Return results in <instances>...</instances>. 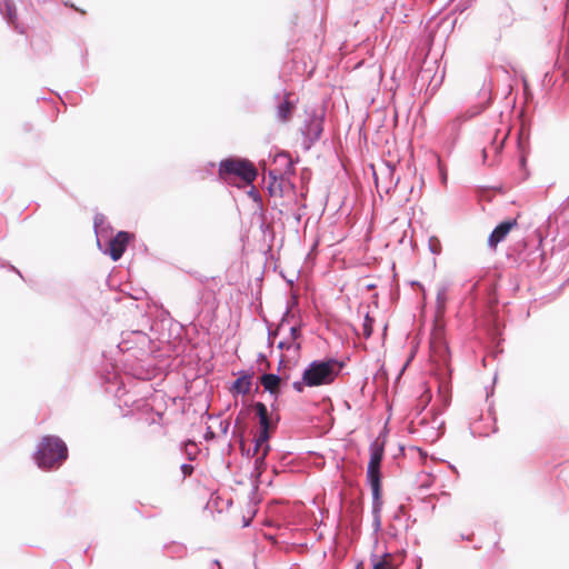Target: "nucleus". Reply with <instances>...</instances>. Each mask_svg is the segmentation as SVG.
Listing matches in <instances>:
<instances>
[{"label": "nucleus", "instance_id": "nucleus-1", "mask_svg": "<svg viewBox=\"0 0 569 569\" xmlns=\"http://www.w3.org/2000/svg\"><path fill=\"white\" fill-rule=\"evenodd\" d=\"M118 349L122 353L124 367H132L134 361H143L151 353V339L141 330L122 332Z\"/></svg>", "mask_w": 569, "mask_h": 569}, {"label": "nucleus", "instance_id": "nucleus-2", "mask_svg": "<svg viewBox=\"0 0 569 569\" xmlns=\"http://www.w3.org/2000/svg\"><path fill=\"white\" fill-rule=\"evenodd\" d=\"M68 458L67 445L56 436H46L37 445L33 461L41 470H52Z\"/></svg>", "mask_w": 569, "mask_h": 569}, {"label": "nucleus", "instance_id": "nucleus-3", "mask_svg": "<svg viewBox=\"0 0 569 569\" xmlns=\"http://www.w3.org/2000/svg\"><path fill=\"white\" fill-rule=\"evenodd\" d=\"M345 363L335 358L313 360L305 368L307 387H319L332 383L340 375Z\"/></svg>", "mask_w": 569, "mask_h": 569}, {"label": "nucleus", "instance_id": "nucleus-4", "mask_svg": "<svg viewBox=\"0 0 569 569\" xmlns=\"http://www.w3.org/2000/svg\"><path fill=\"white\" fill-rule=\"evenodd\" d=\"M257 174L254 166L246 159H226L219 166V178L229 184H236L238 179L250 184L256 180Z\"/></svg>", "mask_w": 569, "mask_h": 569}, {"label": "nucleus", "instance_id": "nucleus-5", "mask_svg": "<svg viewBox=\"0 0 569 569\" xmlns=\"http://www.w3.org/2000/svg\"><path fill=\"white\" fill-rule=\"evenodd\" d=\"M443 421L438 417H431V421L427 420V416L422 417L417 425L413 423V432L423 437L428 442L437 441L442 435Z\"/></svg>", "mask_w": 569, "mask_h": 569}, {"label": "nucleus", "instance_id": "nucleus-6", "mask_svg": "<svg viewBox=\"0 0 569 569\" xmlns=\"http://www.w3.org/2000/svg\"><path fill=\"white\" fill-rule=\"evenodd\" d=\"M253 409L259 419L258 432H260V439L263 440L266 438H270V429L276 427L279 421V417L277 416L276 421L272 422V418L268 412L267 406L260 401L253 403Z\"/></svg>", "mask_w": 569, "mask_h": 569}, {"label": "nucleus", "instance_id": "nucleus-7", "mask_svg": "<svg viewBox=\"0 0 569 569\" xmlns=\"http://www.w3.org/2000/svg\"><path fill=\"white\" fill-rule=\"evenodd\" d=\"M518 217L519 214L516 218L500 222L489 236L488 244L490 247H496L498 243L503 241L507 236L518 227Z\"/></svg>", "mask_w": 569, "mask_h": 569}, {"label": "nucleus", "instance_id": "nucleus-8", "mask_svg": "<svg viewBox=\"0 0 569 569\" xmlns=\"http://www.w3.org/2000/svg\"><path fill=\"white\" fill-rule=\"evenodd\" d=\"M499 136H500V131L497 130L490 146L485 147L482 149L483 162L487 161L490 152L492 153V161L490 164H493L497 162V158L503 148L505 141L508 138V132H503L500 138H499Z\"/></svg>", "mask_w": 569, "mask_h": 569}, {"label": "nucleus", "instance_id": "nucleus-9", "mask_svg": "<svg viewBox=\"0 0 569 569\" xmlns=\"http://www.w3.org/2000/svg\"><path fill=\"white\" fill-rule=\"evenodd\" d=\"M292 97V93L286 92L282 101L277 107V116L281 122L289 121L296 109L297 101Z\"/></svg>", "mask_w": 569, "mask_h": 569}, {"label": "nucleus", "instance_id": "nucleus-10", "mask_svg": "<svg viewBox=\"0 0 569 569\" xmlns=\"http://www.w3.org/2000/svg\"><path fill=\"white\" fill-rule=\"evenodd\" d=\"M367 481L371 487L372 501L381 500V471H380V469L367 467Z\"/></svg>", "mask_w": 569, "mask_h": 569}, {"label": "nucleus", "instance_id": "nucleus-11", "mask_svg": "<svg viewBox=\"0 0 569 569\" xmlns=\"http://www.w3.org/2000/svg\"><path fill=\"white\" fill-rule=\"evenodd\" d=\"M282 377L278 373H263L260 377V382L264 388V391L273 396L274 400L279 397V385L282 381Z\"/></svg>", "mask_w": 569, "mask_h": 569}, {"label": "nucleus", "instance_id": "nucleus-12", "mask_svg": "<svg viewBox=\"0 0 569 569\" xmlns=\"http://www.w3.org/2000/svg\"><path fill=\"white\" fill-rule=\"evenodd\" d=\"M369 451L370 459L368 467L380 469L385 452V440H381L380 438L375 439L369 446Z\"/></svg>", "mask_w": 569, "mask_h": 569}, {"label": "nucleus", "instance_id": "nucleus-13", "mask_svg": "<svg viewBox=\"0 0 569 569\" xmlns=\"http://www.w3.org/2000/svg\"><path fill=\"white\" fill-rule=\"evenodd\" d=\"M252 382V373L241 370L239 377L233 381L231 386V392L236 395H247L250 391Z\"/></svg>", "mask_w": 569, "mask_h": 569}, {"label": "nucleus", "instance_id": "nucleus-14", "mask_svg": "<svg viewBox=\"0 0 569 569\" xmlns=\"http://www.w3.org/2000/svg\"><path fill=\"white\" fill-rule=\"evenodd\" d=\"M496 19L500 28H510L516 21V13L510 4H503L498 9Z\"/></svg>", "mask_w": 569, "mask_h": 569}, {"label": "nucleus", "instance_id": "nucleus-15", "mask_svg": "<svg viewBox=\"0 0 569 569\" xmlns=\"http://www.w3.org/2000/svg\"><path fill=\"white\" fill-rule=\"evenodd\" d=\"M133 238V233H129L127 231H119L112 239H110L108 249H124L126 247L131 244V240Z\"/></svg>", "mask_w": 569, "mask_h": 569}, {"label": "nucleus", "instance_id": "nucleus-16", "mask_svg": "<svg viewBox=\"0 0 569 569\" xmlns=\"http://www.w3.org/2000/svg\"><path fill=\"white\" fill-rule=\"evenodd\" d=\"M448 290H449L448 283H441L437 288L436 305H437V313L438 315H442L446 310Z\"/></svg>", "mask_w": 569, "mask_h": 569}, {"label": "nucleus", "instance_id": "nucleus-17", "mask_svg": "<svg viewBox=\"0 0 569 569\" xmlns=\"http://www.w3.org/2000/svg\"><path fill=\"white\" fill-rule=\"evenodd\" d=\"M270 451V446L269 445H266L264 447V450L259 453V455H252L254 457V461H253V465H254V470H253V475H256L257 477H260L262 471L264 470L266 468V458L268 456Z\"/></svg>", "mask_w": 569, "mask_h": 569}, {"label": "nucleus", "instance_id": "nucleus-18", "mask_svg": "<svg viewBox=\"0 0 569 569\" xmlns=\"http://www.w3.org/2000/svg\"><path fill=\"white\" fill-rule=\"evenodd\" d=\"M381 509L382 500L372 501V527L376 533L381 529Z\"/></svg>", "mask_w": 569, "mask_h": 569}, {"label": "nucleus", "instance_id": "nucleus-19", "mask_svg": "<svg viewBox=\"0 0 569 569\" xmlns=\"http://www.w3.org/2000/svg\"><path fill=\"white\" fill-rule=\"evenodd\" d=\"M186 546L179 542H170L164 545V551L171 558H181L186 555Z\"/></svg>", "mask_w": 569, "mask_h": 569}, {"label": "nucleus", "instance_id": "nucleus-20", "mask_svg": "<svg viewBox=\"0 0 569 569\" xmlns=\"http://www.w3.org/2000/svg\"><path fill=\"white\" fill-rule=\"evenodd\" d=\"M390 553H385L382 557H378L376 555L372 556V569H395V566L391 563L389 558Z\"/></svg>", "mask_w": 569, "mask_h": 569}, {"label": "nucleus", "instance_id": "nucleus-21", "mask_svg": "<svg viewBox=\"0 0 569 569\" xmlns=\"http://www.w3.org/2000/svg\"><path fill=\"white\" fill-rule=\"evenodd\" d=\"M375 319L367 312L362 323L363 336L366 339L370 338L373 331Z\"/></svg>", "mask_w": 569, "mask_h": 569}, {"label": "nucleus", "instance_id": "nucleus-22", "mask_svg": "<svg viewBox=\"0 0 569 569\" xmlns=\"http://www.w3.org/2000/svg\"><path fill=\"white\" fill-rule=\"evenodd\" d=\"M269 439L270 438H266V439L261 440L260 439V432H258V435L254 438V445H253V449H252V455L261 453L264 450L266 445H269L268 443Z\"/></svg>", "mask_w": 569, "mask_h": 569}, {"label": "nucleus", "instance_id": "nucleus-23", "mask_svg": "<svg viewBox=\"0 0 569 569\" xmlns=\"http://www.w3.org/2000/svg\"><path fill=\"white\" fill-rule=\"evenodd\" d=\"M305 387H307V382H305V372H303V373H302V378H301V380H299V381H295V382L292 383V388H293L297 392H302Z\"/></svg>", "mask_w": 569, "mask_h": 569}, {"label": "nucleus", "instance_id": "nucleus-24", "mask_svg": "<svg viewBox=\"0 0 569 569\" xmlns=\"http://www.w3.org/2000/svg\"><path fill=\"white\" fill-rule=\"evenodd\" d=\"M104 256H109L112 261H118L123 256L124 251H102Z\"/></svg>", "mask_w": 569, "mask_h": 569}, {"label": "nucleus", "instance_id": "nucleus-25", "mask_svg": "<svg viewBox=\"0 0 569 569\" xmlns=\"http://www.w3.org/2000/svg\"><path fill=\"white\" fill-rule=\"evenodd\" d=\"M180 470L183 475V478H187L189 476H191L192 471H193V466L189 465V463H182L180 466Z\"/></svg>", "mask_w": 569, "mask_h": 569}, {"label": "nucleus", "instance_id": "nucleus-26", "mask_svg": "<svg viewBox=\"0 0 569 569\" xmlns=\"http://www.w3.org/2000/svg\"><path fill=\"white\" fill-rule=\"evenodd\" d=\"M300 335L301 333H300V328L299 327L292 326L290 328V337H291V339L297 340L300 337Z\"/></svg>", "mask_w": 569, "mask_h": 569}, {"label": "nucleus", "instance_id": "nucleus-27", "mask_svg": "<svg viewBox=\"0 0 569 569\" xmlns=\"http://www.w3.org/2000/svg\"><path fill=\"white\" fill-rule=\"evenodd\" d=\"M439 247H440L439 239L436 237H431L429 240V249H439Z\"/></svg>", "mask_w": 569, "mask_h": 569}, {"label": "nucleus", "instance_id": "nucleus-28", "mask_svg": "<svg viewBox=\"0 0 569 569\" xmlns=\"http://www.w3.org/2000/svg\"><path fill=\"white\" fill-rule=\"evenodd\" d=\"M290 317H291V316H290V308H289V307H287V308H286V311H284V313H283V316H282V318H281L280 327H281V326H283V323H284V322H287V321L289 320V318H290Z\"/></svg>", "mask_w": 569, "mask_h": 569}, {"label": "nucleus", "instance_id": "nucleus-29", "mask_svg": "<svg viewBox=\"0 0 569 569\" xmlns=\"http://www.w3.org/2000/svg\"><path fill=\"white\" fill-rule=\"evenodd\" d=\"M315 127H316L315 133H316V137L318 138L320 136L321 131H322V128H321V124H320L319 121H317L315 123Z\"/></svg>", "mask_w": 569, "mask_h": 569}, {"label": "nucleus", "instance_id": "nucleus-30", "mask_svg": "<svg viewBox=\"0 0 569 569\" xmlns=\"http://www.w3.org/2000/svg\"><path fill=\"white\" fill-rule=\"evenodd\" d=\"M196 279L200 282V283H206L209 278L208 277H202V276H197Z\"/></svg>", "mask_w": 569, "mask_h": 569}, {"label": "nucleus", "instance_id": "nucleus-31", "mask_svg": "<svg viewBox=\"0 0 569 569\" xmlns=\"http://www.w3.org/2000/svg\"><path fill=\"white\" fill-rule=\"evenodd\" d=\"M277 347H278V349L282 350L284 348L288 349L289 345L287 342H284V341H280Z\"/></svg>", "mask_w": 569, "mask_h": 569}, {"label": "nucleus", "instance_id": "nucleus-32", "mask_svg": "<svg viewBox=\"0 0 569 569\" xmlns=\"http://www.w3.org/2000/svg\"><path fill=\"white\" fill-rule=\"evenodd\" d=\"M315 252H316V251H309V252H308V254H307V257H306V259L315 258V257H313V253H315Z\"/></svg>", "mask_w": 569, "mask_h": 569}, {"label": "nucleus", "instance_id": "nucleus-33", "mask_svg": "<svg viewBox=\"0 0 569 569\" xmlns=\"http://www.w3.org/2000/svg\"><path fill=\"white\" fill-rule=\"evenodd\" d=\"M298 279V274L293 279H288L287 282L289 284H293V282Z\"/></svg>", "mask_w": 569, "mask_h": 569}, {"label": "nucleus", "instance_id": "nucleus-34", "mask_svg": "<svg viewBox=\"0 0 569 569\" xmlns=\"http://www.w3.org/2000/svg\"><path fill=\"white\" fill-rule=\"evenodd\" d=\"M366 288H367L368 290H372V289H375V288H376V284H375V283H369V284H367V286H366Z\"/></svg>", "mask_w": 569, "mask_h": 569}, {"label": "nucleus", "instance_id": "nucleus-35", "mask_svg": "<svg viewBox=\"0 0 569 569\" xmlns=\"http://www.w3.org/2000/svg\"><path fill=\"white\" fill-rule=\"evenodd\" d=\"M272 335L273 333L269 330V333H268V342L269 343H272V339H271Z\"/></svg>", "mask_w": 569, "mask_h": 569}, {"label": "nucleus", "instance_id": "nucleus-36", "mask_svg": "<svg viewBox=\"0 0 569 569\" xmlns=\"http://www.w3.org/2000/svg\"><path fill=\"white\" fill-rule=\"evenodd\" d=\"M283 357L281 356L280 360H279V369L281 368L282 363H283Z\"/></svg>", "mask_w": 569, "mask_h": 569}, {"label": "nucleus", "instance_id": "nucleus-37", "mask_svg": "<svg viewBox=\"0 0 569 569\" xmlns=\"http://www.w3.org/2000/svg\"><path fill=\"white\" fill-rule=\"evenodd\" d=\"M547 252L546 251H541V259L545 260L546 259V254Z\"/></svg>", "mask_w": 569, "mask_h": 569}, {"label": "nucleus", "instance_id": "nucleus-38", "mask_svg": "<svg viewBox=\"0 0 569 569\" xmlns=\"http://www.w3.org/2000/svg\"><path fill=\"white\" fill-rule=\"evenodd\" d=\"M214 566H219V561L218 560H213L212 562Z\"/></svg>", "mask_w": 569, "mask_h": 569}, {"label": "nucleus", "instance_id": "nucleus-39", "mask_svg": "<svg viewBox=\"0 0 569 569\" xmlns=\"http://www.w3.org/2000/svg\"><path fill=\"white\" fill-rule=\"evenodd\" d=\"M262 358L264 359V356H263V353H260L259 360H262Z\"/></svg>", "mask_w": 569, "mask_h": 569}, {"label": "nucleus", "instance_id": "nucleus-40", "mask_svg": "<svg viewBox=\"0 0 569 569\" xmlns=\"http://www.w3.org/2000/svg\"><path fill=\"white\" fill-rule=\"evenodd\" d=\"M262 358L264 359V356H263V353H260L259 360H262Z\"/></svg>", "mask_w": 569, "mask_h": 569}, {"label": "nucleus", "instance_id": "nucleus-41", "mask_svg": "<svg viewBox=\"0 0 569 569\" xmlns=\"http://www.w3.org/2000/svg\"><path fill=\"white\" fill-rule=\"evenodd\" d=\"M162 418V413H158V419L160 420Z\"/></svg>", "mask_w": 569, "mask_h": 569}]
</instances>
